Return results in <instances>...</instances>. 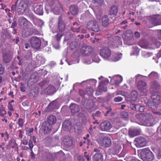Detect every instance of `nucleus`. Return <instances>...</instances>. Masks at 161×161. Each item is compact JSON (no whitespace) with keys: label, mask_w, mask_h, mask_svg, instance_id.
<instances>
[{"label":"nucleus","mask_w":161,"mask_h":161,"mask_svg":"<svg viewBox=\"0 0 161 161\" xmlns=\"http://www.w3.org/2000/svg\"><path fill=\"white\" fill-rule=\"evenodd\" d=\"M19 22L23 25L22 35L23 36L27 37L33 35L34 31L31 27L32 25L30 22L24 17H21L19 18Z\"/></svg>","instance_id":"1"},{"label":"nucleus","mask_w":161,"mask_h":161,"mask_svg":"<svg viewBox=\"0 0 161 161\" xmlns=\"http://www.w3.org/2000/svg\"><path fill=\"white\" fill-rule=\"evenodd\" d=\"M138 155L144 161H152L154 157L153 153L148 148L138 150Z\"/></svg>","instance_id":"2"},{"label":"nucleus","mask_w":161,"mask_h":161,"mask_svg":"<svg viewBox=\"0 0 161 161\" xmlns=\"http://www.w3.org/2000/svg\"><path fill=\"white\" fill-rule=\"evenodd\" d=\"M149 22L154 26L161 25V15L156 14L150 17Z\"/></svg>","instance_id":"3"},{"label":"nucleus","mask_w":161,"mask_h":161,"mask_svg":"<svg viewBox=\"0 0 161 161\" xmlns=\"http://www.w3.org/2000/svg\"><path fill=\"white\" fill-rule=\"evenodd\" d=\"M86 27L88 29L95 32H98L100 31L98 24L96 20L89 21L87 23Z\"/></svg>","instance_id":"4"},{"label":"nucleus","mask_w":161,"mask_h":161,"mask_svg":"<svg viewBox=\"0 0 161 161\" xmlns=\"http://www.w3.org/2000/svg\"><path fill=\"white\" fill-rule=\"evenodd\" d=\"M30 41L31 46L33 48L38 49L40 48L41 42L39 37H33L31 38Z\"/></svg>","instance_id":"5"},{"label":"nucleus","mask_w":161,"mask_h":161,"mask_svg":"<svg viewBox=\"0 0 161 161\" xmlns=\"http://www.w3.org/2000/svg\"><path fill=\"white\" fill-rule=\"evenodd\" d=\"M28 5L25 2L22 0L19 3L17 7V11L19 14H22L27 11Z\"/></svg>","instance_id":"6"},{"label":"nucleus","mask_w":161,"mask_h":161,"mask_svg":"<svg viewBox=\"0 0 161 161\" xmlns=\"http://www.w3.org/2000/svg\"><path fill=\"white\" fill-rule=\"evenodd\" d=\"M111 51L108 47H103L100 51V55L103 58L107 59L111 56Z\"/></svg>","instance_id":"7"},{"label":"nucleus","mask_w":161,"mask_h":161,"mask_svg":"<svg viewBox=\"0 0 161 161\" xmlns=\"http://www.w3.org/2000/svg\"><path fill=\"white\" fill-rule=\"evenodd\" d=\"M93 50V47L89 46L83 47L81 49V53L84 55L88 56L90 55Z\"/></svg>","instance_id":"8"},{"label":"nucleus","mask_w":161,"mask_h":161,"mask_svg":"<svg viewBox=\"0 0 161 161\" xmlns=\"http://www.w3.org/2000/svg\"><path fill=\"white\" fill-rule=\"evenodd\" d=\"M100 127L102 130L111 132L112 125L110 122L105 121L100 124Z\"/></svg>","instance_id":"9"},{"label":"nucleus","mask_w":161,"mask_h":161,"mask_svg":"<svg viewBox=\"0 0 161 161\" xmlns=\"http://www.w3.org/2000/svg\"><path fill=\"white\" fill-rule=\"evenodd\" d=\"M160 88V85L158 82L154 81L150 83V91L152 93L157 92Z\"/></svg>","instance_id":"10"},{"label":"nucleus","mask_w":161,"mask_h":161,"mask_svg":"<svg viewBox=\"0 0 161 161\" xmlns=\"http://www.w3.org/2000/svg\"><path fill=\"white\" fill-rule=\"evenodd\" d=\"M137 86L140 91L144 92V94L147 95V92L146 89L147 88V85L145 82L143 80L139 81L138 82Z\"/></svg>","instance_id":"11"},{"label":"nucleus","mask_w":161,"mask_h":161,"mask_svg":"<svg viewBox=\"0 0 161 161\" xmlns=\"http://www.w3.org/2000/svg\"><path fill=\"white\" fill-rule=\"evenodd\" d=\"M52 130L51 125L46 122H44L42 125L41 130L44 134L49 133Z\"/></svg>","instance_id":"12"},{"label":"nucleus","mask_w":161,"mask_h":161,"mask_svg":"<svg viewBox=\"0 0 161 161\" xmlns=\"http://www.w3.org/2000/svg\"><path fill=\"white\" fill-rule=\"evenodd\" d=\"M12 55L10 52L3 54V60L6 63H9L12 58Z\"/></svg>","instance_id":"13"},{"label":"nucleus","mask_w":161,"mask_h":161,"mask_svg":"<svg viewBox=\"0 0 161 161\" xmlns=\"http://www.w3.org/2000/svg\"><path fill=\"white\" fill-rule=\"evenodd\" d=\"M131 31H127L124 33L123 37L124 42L129 44V43L131 41Z\"/></svg>","instance_id":"14"},{"label":"nucleus","mask_w":161,"mask_h":161,"mask_svg":"<svg viewBox=\"0 0 161 161\" xmlns=\"http://www.w3.org/2000/svg\"><path fill=\"white\" fill-rule=\"evenodd\" d=\"M65 25L61 17L58 18V28L60 32H62L65 29Z\"/></svg>","instance_id":"15"},{"label":"nucleus","mask_w":161,"mask_h":161,"mask_svg":"<svg viewBox=\"0 0 161 161\" xmlns=\"http://www.w3.org/2000/svg\"><path fill=\"white\" fill-rule=\"evenodd\" d=\"M107 87L103 82H101L98 86L97 92H99V94L103 92H107Z\"/></svg>","instance_id":"16"},{"label":"nucleus","mask_w":161,"mask_h":161,"mask_svg":"<svg viewBox=\"0 0 161 161\" xmlns=\"http://www.w3.org/2000/svg\"><path fill=\"white\" fill-rule=\"evenodd\" d=\"M38 80V76L36 73H33L31 75L29 80V82L32 85L36 83Z\"/></svg>","instance_id":"17"},{"label":"nucleus","mask_w":161,"mask_h":161,"mask_svg":"<svg viewBox=\"0 0 161 161\" xmlns=\"http://www.w3.org/2000/svg\"><path fill=\"white\" fill-rule=\"evenodd\" d=\"M160 95L157 93L153 94L151 95V98L153 101L157 105H158L160 103Z\"/></svg>","instance_id":"18"},{"label":"nucleus","mask_w":161,"mask_h":161,"mask_svg":"<svg viewBox=\"0 0 161 161\" xmlns=\"http://www.w3.org/2000/svg\"><path fill=\"white\" fill-rule=\"evenodd\" d=\"M80 25L77 22H74L71 28V31L74 32H79L80 31Z\"/></svg>","instance_id":"19"},{"label":"nucleus","mask_w":161,"mask_h":161,"mask_svg":"<svg viewBox=\"0 0 161 161\" xmlns=\"http://www.w3.org/2000/svg\"><path fill=\"white\" fill-rule=\"evenodd\" d=\"M47 121L48 124L52 125L56 123L57 119L55 116L53 115H50L47 117Z\"/></svg>","instance_id":"20"},{"label":"nucleus","mask_w":161,"mask_h":161,"mask_svg":"<svg viewBox=\"0 0 161 161\" xmlns=\"http://www.w3.org/2000/svg\"><path fill=\"white\" fill-rule=\"evenodd\" d=\"M103 156L100 153L95 154L92 157V161H103Z\"/></svg>","instance_id":"21"},{"label":"nucleus","mask_w":161,"mask_h":161,"mask_svg":"<svg viewBox=\"0 0 161 161\" xmlns=\"http://www.w3.org/2000/svg\"><path fill=\"white\" fill-rule=\"evenodd\" d=\"M55 89L54 86L50 85L44 90V92L45 93L49 95L53 93Z\"/></svg>","instance_id":"22"},{"label":"nucleus","mask_w":161,"mask_h":161,"mask_svg":"<svg viewBox=\"0 0 161 161\" xmlns=\"http://www.w3.org/2000/svg\"><path fill=\"white\" fill-rule=\"evenodd\" d=\"M43 7L42 5H37L34 9L35 12L37 14L42 15L43 14Z\"/></svg>","instance_id":"23"},{"label":"nucleus","mask_w":161,"mask_h":161,"mask_svg":"<svg viewBox=\"0 0 161 161\" xmlns=\"http://www.w3.org/2000/svg\"><path fill=\"white\" fill-rule=\"evenodd\" d=\"M131 109L133 110H138L140 112H143L145 109V107L131 103Z\"/></svg>","instance_id":"24"},{"label":"nucleus","mask_w":161,"mask_h":161,"mask_svg":"<svg viewBox=\"0 0 161 161\" xmlns=\"http://www.w3.org/2000/svg\"><path fill=\"white\" fill-rule=\"evenodd\" d=\"M110 22V20L107 15H105L103 17L102 19V24L103 27H107Z\"/></svg>","instance_id":"25"},{"label":"nucleus","mask_w":161,"mask_h":161,"mask_svg":"<svg viewBox=\"0 0 161 161\" xmlns=\"http://www.w3.org/2000/svg\"><path fill=\"white\" fill-rule=\"evenodd\" d=\"M70 108L71 113L73 114L78 112L80 110V108L78 105L75 103H72L70 106Z\"/></svg>","instance_id":"26"},{"label":"nucleus","mask_w":161,"mask_h":161,"mask_svg":"<svg viewBox=\"0 0 161 161\" xmlns=\"http://www.w3.org/2000/svg\"><path fill=\"white\" fill-rule=\"evenodd\" d=\"M113 39H114L113 42L117 47H118L119 45L122 44L121 37L118 36H115L114 37Z\"/></svg>","instance_id":"27"},{"label":"nucleus","mask_w":161,"mask_h":161,"mask_svg":"<svg viewBox=\"0 0 161 161\" xmlns=\"http://www.w3.org/2000/svg\"><path fill=\"white\" fill-rule=\"evenodd\" d=\"M62 128L66 130L70 128L71 126V123L68 120H65L62 124Z\"/></svg>","instance_id":"28"},{"label":"nucleus","mask_w":161,"mask_h":161,"mask_svg":"<svg viewBox=\"0 0 161 161\" xmlns=\"http://www.w3.org/2000/svg\"><path fill=\"white\" fill-rule=\"evenodd\" d=\"M146 105L150 108L153 109V110H155L157 109V105L156 104H155V103H153V102H151L150 101H149L148 100H147V103H146Z\"/></svg>","instance_id":"29"},{"label":"nucleus","mask_w":161,"mask_h":161,"mask_svg":"<svg viewBox=\"0 0 161 161\" xmlns=\"http://www.w3.org/2000/svg\"><path fill=\"white\" fill-rule=\"evenodd\" d=\"M139 45L143 48H147L148 47V43L146 40H141L139 43Z\"/></svg>","instance_id":"30"},{"label":"nucleus","mask_w":161,"mask_h":161,"mask_svg":"<svg viewBox=\"0 0 161 161\" xmlns=\"http://www.w3.org/2000/svg\"><path fill=\"white\" fill-rule=\"evenodd\" d=\"M69 9L71 14L73 15H75L77 13L78 8L75 5L71 6Z\"/></svg>","instance_id":"31"},{"label":"nucleus","mask_w":161,"mask_h":161,"mask_svg":"<svg viewBox=\"0 0 161 161\" xmlns=\"http://www.w3.org/2000/svg\"><path fill=\"white\" fill-rule=\"evenodd\" d=\"M118 11V7L117 6L114 5L111 7L109 13L110 15H115L117 14Z\"/></svg>","instance_id":"32"},{"label":"nucleus","mask_w":161,"mask_h":161,"mask_svg":"<svg viewBox=\"0 0 161 161\" xmlns=\"http://www.w3.org/2000/svg\"><path fill=\"white\" fill-rule=\"evenodd\" d=\"M143 117L145 118L146 119H153L152 114L151 112L149 111H147L144 113L142 114Z\"/></svg>","instance_id":"33"},{"label":"nucleus","mask_w":161,"mask_h":161,"mask_svg":"<svg viewBox=\"0 0 161 161\" xmlns=\"http://www.w3.org/2000/svg\"><path fill=\"white\" fill-rule=\"evenodd\" d=\"M99 136L103 139V141H111V137L110 136H107L106 134L101 133Z\"/></svg>","instance_id":"34"},{"label":"nucleus","mask_w":161,"mask_h":161,"mask_svg":"<svg viewBox=\"0 0 161 161\" xmlns=\"http://www.w3.org/2000/svg\"><path fill=\"white\" fill-rule=\"evenodd\" d=\"M121 148V147L120 145L118 144H115L113 147L114 154H116L119 153Z\"/></svg>","instance_id":"35"},{"label":"nucleus","mask_w":161,"mask_h":161,"mask_svg":"<svg viewBox=\"0 0 161 161\" xmlns=\"http://www.w3.org/2000/svg\"><path fill=\"white\" fill-rule=\"evenodd\" d=\"M99 144L105 148L109 147L111 144V142H98Z\"/></svg>","instance_id":"36"},{"label":"nucleus","mask_w":161,"mask_h":161,"mask_svg":"<svg viewBox=\"0 0 161 161\" xmlns=\"http://www.w3.org/2000/svg\"><path fill=\"white\" fill-rule=\"evenodd\" d=\"M138 93L136 91L133 90L131 92V102H135L137 99Z\"/></svg>","instance_id":"37"},{"label":"nucleus","mask_w":161,"mask_h":161,"mask_svg":"<svg viewBox=\"0 0 161 161\" xmlns=\"http://www.w3.org/2000/svg\"><path fill=\"white\" fill-rule=\"evenodd\" d=\"M6 111L3 105L0 104V115L3 116L6 114Z\"/></svg>","instance_id":"38"},{"label":"nucleus","mask_w":161,"mask_h":161,"mask_svg":"<svg viewBox=\"0 0 161 161\" xmlns=\"http://www.w3.org/2000/svg\"><path fill=\"white\" fill-rule=\"evenodd\" d=\"M152 41V44L153 45V47L155 48L159 47L161 44V43L160 42H158L155 39H153Z\"/></svg>","instance_id":"39"},{"label":"nucleus","mask_w":161,"mask_h":161,"mask_svg":"<svg viewBox=\"0 0 161 161\" xmlns=\"http://www.w3.org/2000/svg\"><path fill=\"white\" fill-rule=\"evenodd\" d=\"M153 120V119H146L145 122L146 125L147 126H153L154 125Z\"/></svg>","instance_id":"40"},{"label":"nucleus","mask_w":161,"mask_h":161,"mask_svg":"<svg viewBox=\"0 0 161 161\" xmlns=\"http://www.w3.org/2000/svg\"><path fill=\"white\" fill-rule=\"evenodd\" d=\"M135 144L137 147H143L146 145V142H136Z\"/></svg>","instance_id":"41"},{"label":"nucleus","mask_w":161,"mask_h":161,"mask_svg":"<svg viewBox=\"0 0 161 161\" xmlns=\"http://www.w3.org/2000/svg\"><path fill=\"white\" fill-rule=\"evenodd\" d=\"M140 132L139 130L135 129L131 130V137L138 135L140 134Z\"/></svg>","instance_id":"42"},{"label":"nucleus","mask_w":161,"mask_h":161,"mask_svg":"<svg viewBox=\"0 0 161 161\" xmlns=\"http://www.w3.org/2000/svg\"><path fill=\"white\" fill-rule=\"evenodd\" d=\"M1 137L4 138V139L5 141H7L8 140L9 135L7 132H5L4 133H1Z\"/></svg>","instance_id":"43"},{"label":"nucleus","mask_w":161,"mask_h":161,"mask_svg":"<svg viewBox=\"0 0 161 161\" xmlns=\"http://www.w3.org/2000/svg\"><path fill=\"white\" fill-rule=\"evenodd\" d=\"M78 46V43L76 42H71L69 44V47L71 50L75 48Z\"/></svg>","instance_id":"44"},{"label":"nucleus","mask_w":161,"mask_h":161,"mask_svg":"<svg viewBox=\"0 0 161 161\" xmlns=\"http://www.w3.org/2000/svg\"><path fill=\"white\" fill-rule=\"evenodd\" d=\"M17 123L21 127H22L24 125V120L21 118H19L17 121Z\"/></svg>","instance_id":"45"},{"label":"nucleus","mask_w":161,"mask_h":161,"mask_svg":"<svg viewBox=\"0 0 161 161\" xmlns=\"http://www.w3.org/2000/svg\"><path fill=\"white\" fill-rule=\"evenodd\" d=\"M133 51L132 52L133 55H137L139 52V50L137 47L136 46H134L132 47Z\"/></svg>","instance_id":"46"},{"label":"nucleus","mask_w":161,"mask_h":161,"mask_svg":"<svg viewBox=\"0 0 161 161\" xmlns=\"http://www.w3.org/2000/svg\"><path fill=\"white\" fill-rule=\"evenodd\" d=\"M123 99V98L119 96L115 97L114 99V101L115 102H121Z\"/></svg>","instance_id":"47"},{"label":"nucleus","mask_w":161,"mask_h":161,"mask_svg":"<svg viewBox=\"0 0 161 161\" xmlns=\"http://www.w3.org/2000/svg\"><path fill=\"white\" fill-rule=\"evenodd\" d=\"M146 140H147L144 137L142 136H140L136 138L134 141H145Z\"/></svg>","instance_id":"48"},{"label":"nucleus","mask_w":161,"mask_h":161,"mask_svg":"<svg viewBox=\"0 0 161 161\" xmlns=\"http://www.w3.org/2000/svg\"><path fill=\"white\" fill-rule=\"evenodd\" d=\"M158 76V74L155 72H152L149 75V76L150 77H156Z\"/></svg>","instance_id":"49"},{"label":"nucleus","mask_w":161,"mask_h":161,"mask_svg":"<svg viewBox=\"0 0 161 161\" xmlns=\"http://www.w3.org/2000/svg\"><path fill=\"white\" fill-rule=\"evenodd\" d=\"M34 129L32 128L28 129L26 131V134L29 136H30L31 135V133H32Z\"/></svg>","instance_id":"50"},{"label":"nucleus","mask_w":161,"mask_h":161,"mask_svg":"<svg viewBox=\"0 0 161 161\" xmlns=\"http://www.w3.org/2000/svg\"><path fill=\"white\" fill-rule=\"evenodd\" d=\"M62 36V34L58 33L55 36V37L56 38V40L57 41H59L60 40Z\"/></svg>","instance_id":"51"},{"label":"nucleus","mask_w":161,"mask_h":161,"mask_svg":"<svg viewBox=\"0 0 161 161\" xmlns=\"http://www.w3.org/2000/svg\"><path fill=\"white\" fill-rule=\"evenodd\" d=\"M76 158L79 161H85L84 157L82 156L78 155L76 156Z\"/></svg>","instance_id":"52"},{"label":"nucleus","mask_w":161,"mask_h":161,"mask_svg":"<svg viewBox=\"0 0 161 161\" xmlns=\"http://www.w3.org/2000/svg\"><path fill=\"white\" fill-rule=\"evenodd\" d=\"M4 68L3 66L0 64V75H1L3 74L4 72Z\"/></svg>","instance_id":"53"},{"label":"nucleus","mask_w":161,"mask_h":161,"mask_svg":"<svg viewBox=\"0 0 161 161\" xmlns=\"http://www.w3.org/2000/svg\"><path fill=\"white\" fill-rule=\"evenodd\" d=\"M121 95L122 96H124L125 95V93L124 92L122 91H118L116 92V95Z\"/></svg>","instance_id":"54"},{"label":"nucleus","mask_w":161,"mask_h":161,"mask_svg":"<svg viewBox=\"0 0 161 161\" xmlns=\"http://www.w3.org/2000/svg\"><path fill=\"white\" fill-rule=\"evenodd\" d=\"M8 108L10 111H13L14 110V109L12 104L10 103H8Z\"/></svg>","instance_id":"55"},{"label":"nucleus","mask_w":161,"mask_h":161,"mask_svg":"<svg viewBox=\"0 0 161 161\" xmlns=\"http://www.w3.org/2000/svg\"><path fill=\"white\" fill-rule=\"evenodd\" d=\"M103 0H93L92 1L94 3L96 4L97 6L100 5L101 3Z\"/></svg>","instance_id":"56"},{"label":"nucleus","mask_w":161,"mask_h":161,"mask_svg":"<svg viewBox=\"0 0 161 161\" xmlns=\"http://www.w3.org/2000/svg\"><path fill=\"white\" fill-rule=\"evenodd\" d=\"M123 80V78L122 76H120L116 78V79H115V80H117V82L118 83H120Z\"/></svg>","instance_id":"57"},{"label":"nucleus","mask_w":161,"mask_h":161,"mask_svg":"<svg viewBox=\"0 0 161 161\" xmlns=\"http://www.w3.org/2000/svg\"><path fill=\"white\" fill-rule=\"evenodd\" d=\"M142 116V114H136L135 115L134 117L135 119H136L138 120H140V119L141 116Z\"/></svg>","instance_id":"58"},{"label":"nucleus","mask_w":161,"mask_h":161,"mask_svg":"<svg viewBox=\"0 0 161 161\" xmlns=\"http://www.w3.org/2000/svg\"><path fill=\"white\" fill-rule=\"evenodd\" d=\"M142 77H147L146 76H143L141 75L138 74L136 76V80L137 79H138L139 78L140 79H142Z\"/></svg>","instance_id":"59"},{"label":"nucleus","mask_w":161,"mask_h":161,"mask_svg":"<svg viewBox=\"0 0 161 161\" xmlns=\"http://www.w3.org/2000/svg\"><path fill=\"white\" fill-rule=\"evenodd\" d=\"M30 156L31 158L32 159H34L36 158V155L34 154L32 150L31 151Z\"/></svg>","instance_id":"60"},{"label":"nucleus","mask_w":161,"mask_h":161,"mask_svg":"<svg viewBox=\"0 0 161 161\" xmlns=\"http://www.w3.org/2000/svg\"><path fill=\"white\" fill-rule=\"evenodd\" d=\"M27 10L28 11V12L26 13V14L27 15L29 16L30 17H32L33 15L32 13L31 12V11L30 9H28L27 8Z\"/></svg>","instance_id":"61"},{"label":"nucleus","mask_w":161,"mask_h":161,"mask_svg":"<svg viewBox=\"0 0 161 161\" xmlns=\"http://www.w3.org/2000/svg\"><path fill=\"white\" fill-rule=\"evenodd\" d=\"M120 28L123 29L124 30H126L128 29L129 26L127 25H120Z\"/></svg>","instance_id":"62"},{"label":"nucleus","mask_w":161,"mask_h":161,"mask_svg":"<svg viewBox=\"0 0 161 161\" xmlns=\"http://www.w3.org/2000/svg\"><path fill=\"white\" fill-rule=\"evenodd\" d=\"M19 132V136L20 138H22L23 137V131L22 130H19L18 131Z\"/></svg>","instance_id":"63"},{"label":"nucleus","mask_w":161,"mask_h":161,"mask_svg":"<svg viewBox=\"0 0 161 161\" xmlns=\"http://www.w3.org/2000/svg\"><path fill=\"white\" fill-rule=\"evenodd\" d=\"M158 35L159 39L161 40V30H157Z\"/></svg>","instance_id":"64"}]
</instances>
